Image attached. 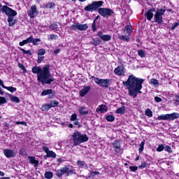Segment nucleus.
<instances>
[{
    "label": "nucleus",
    "instance_id": "1",
    "mask_svg": "<svg viewBox=\"0 0 179 179\" xmlns=\"http://www.w3.org/2000/svg\"><path fill=\"white\" fill-rule=\"evenodd\" d=\"M143 82V79L138 78L131 75L129 76L127 81L123 82V85L127 87L129 96L135 99L138 96V93L141 94V90H142Z\"/></svg>",
    "mask_w": 179,
    "mask_h": 179
},
{
    "label": "nucleus",
    "instance_id": "2",
    "mask_svg": "<svg viewBox=\"0 0 179 179\" xmlns=\"http://www.w3.org/2000/svg\"><path fill=\"white\" fill-rule=\"evenodd\" d=\"M32 73L37 74V80L42 85H51L54 80V78H51L50 73V65L46 64L43 68L35 66L32 67Z\"/></svg>",
    "mask_w": 179,
    "mask_h": 179
},
{
    "label": "nucleus",
    "instance_id": "3",
    "mask_svg": "<svg viewBox=\"0 0 179 179\" xmlns=\"http://www.w3.org/2000/svg\"><path fill=\"white\" fill-rule=\"evenodd\" d=\"M1 10L8 16V26H15V24H16V20H15V16L17 15V12L8 7V6H3L1 8Z\"/></svg>",
    "mask_w": 179,
    "mask_h": 179
},
{
    "label": "nucleus",
    "instance_id": "4",
    "mask_svg": "<svg viewBox=\"0 0 179 179\" xmlns=\"http://www.w3.org/2000/svg\"><path fill=\"white\" fill-rule=\"evenodd\" d=\"M73 139V145L78 146V145H80V143H85V142H87L89 141V137L86 134H82L79 131H76L72 134Z\"/></svg>",
    "mask_w": 179,
    "mask_h": 179
},
{
    "label": "nucleus",
    "instance_id": "5",
    "mask_svg": "<svg viewBox=\"0 0 179 179\" xmlns=\"http://www.w3.org/2000/svg\"><path fill=\"white\" fill-rule=\"evenodd\" d=\"M103 2L101 1H92L91 4L87 5L85 7V10L86 12H94L97 10L99 8H101V6H103Z\"/></svg>",
    "mask_w": 179,
    "mask_h": 179
},
{
    "label": "nucleus",
    "instance_id": "6",
    "mask_svg": "<svg viewBox=\"0 0 179 179\" xmlns=\"http://www.w3.org/2000/svg\"><path fill=\"white\" fill-rule=\"evenodd\" d=\"M166 13V7L157 9L154 15L155 23L162 24L163 23V15Z\"/></svg>",
    "mask_w": 179,
    "mask_h": 179
},
{
    "label": "nucleus",
    "instance_id": "7",
    "mask_svg": "<svg viewBox=\"0 0 179 179\" xmlns=\"http://www.w3.org/2000/svg\"><path fill=\"white\" fill-rule=\"evenodd\" d=\"M178 118H179V114L177 113L166 114V115H160L159 116H158V119L162 120L164 121H166V120L174 121V120H178Z\"/></svg>",
    "mask_w": 179,
    "mask_h": 179
},
{
    "label": "nucleus",
    "instance_id": "8",
    "mask_svg": "<svg viewBox=\"0 0 179 179\" xmlns=\"http://www.w3.org/2000/svg\"><path fill=\"white\" fill-rule=\"evenodd\" d=\"M89 26L87 24H73L70 27L71 30H79L80 31H86Z\"/></svg>",
    "mask_w": 179,
    "mask_h": 179
},
{
    "label": "nucleus",
    "instance_id": "9",
    "mask_svg": "<svg viewBox=\"0 0 179 179\" xmlns=\"http://www.w3.org/2000/svg\"><path fill=\"white\" fill-rule=\"evenodd\" d=\"M98 13L103 17H108V16H111V15H113V11L110 8H101L98 9Z\"/></svg>",
    "mask_w": 179,
    "mask_h": 179
},
{
    "label": "nucleus",
    "instance_id": "10",
    "mask_svg": "<svg viewBox=\"0 0 179 179\" xmlns=\"http://www.w3.org/2000/svg\"><path fill=\"white\" fill-rule=\"evenodd\" d=\"M37 15H38V10H37V6L36 5L31 6L28 13V16H29L31 19H33L36 17Z\"/></svg>",
    "mask_w": 179,
    "mask_h": 179
},
{
    "label": "nucleus",
    "instance_id": "11",
    "mask_svg": "<svg viewBox=\"0 0 179 179\" xmlns=\"http://www.w3.org/2000/svg\"><path fill=\"white\" fill-rule=\"evenodd\" d=\"M42 149L43 152L46 153V157H52L53 159H55L57 157V154H55L54 151L50 150V149H48V147L43 146Z\"/></svg>",
    "mask_w": 179,
    "mask_h": 179
},
{
    "label": "nucleus",
    "instance_id": "12",
    "mask_svg": "<svg viewBox=\"0 0 179 179\" xmlns=\"http://www.w3.org/2000/svg\"><path fill=\"white\" fill-rule=\"evenodd\" d=\"M115 75L117 76H125V70L124 69V66H118L114 70Z\"/></svg>",
    "mask_w": 179,
    "mask_h": 179
},
{
    "label": "nucleus",
    "instance_id": "13",
    "mask_svg": "<svg viewBox=\"0 0 179 179\" xmlns=\"http://www.w3.org/2000/svg\"><path fill=\"white\" fill-rule=\"evenodd\" d=\"M3 155L8 159H10V157H15L16 156V152L15 150L5 149L3 150Z\"/></svg>",
    "mask_w": 179,
    "mask_h": 179
},
{
    "label": "nucleus",
    "instance_id": "14",
    "mask_svg": "<svg viewBox=\"0 0 179 179\" xmlns=\"http://www.w3.org/2000/svg\"><path fill=\"white\" fill-rule=\"evenodd\" d=\"M98 37L102 40V41H110L111 40V36L108 34H103L102 31L97 33Z\"/></svg>",
    "mask_w": 179,
    "mask_h": 179
},
{
    "label": "nucleus",
    "instance_id": "15",
    "mask_svg": "<svg viewBox=\"0 0 179 179\" xmlns=\"http://www.w3.org/2000/svg\"><path fill=\"white\" fill-rule=\"evenodd\" d=\"M156 12V9L155 8H150L149 10H148V11L145 13V16H146L147 20L150 22V20H152V19H153V13Z\"/></svg>",
    "mask_w": 179,
    "mask_h": 179
},
{
    "label": "nucleus",
    "instance_id": "16",
    "mask_svg": "<svg viewBox=\"0 0 179 179\" xmlns=\"http://www.w3.org/2000/svg\"><path fill=\"white\" fill-rule=\"evenodd\" d=\"M69 171V169L68 167H64L62 169H58L56 171V176L57 177H62L64 174H66Z\"/></svg>",
    "mask_w": 179,
    "mask_h": 179
},
{
    "label": "nucleus",
    "instance_id": "17",
    "mask_svg": "<svg viewBox=\"0 0 179 179\" xmlns=\"http://www.w3.org/2000/svg\"><path fill=\"white\" fill-rule=\"evenodd\" d=\"M112 145L114 148L115 152H116V153H120V152H121V143H120V141H115V142H113L112 143Z\"/></svg>",
    "mask_w": 179,
    "mask_h": 179
},
{
    "label": "nucleus",
    "instance_id": "18",
    "mask_svg": "<svg viewBox=\"0 0 179 179\" xmlns=\"http://www.w3.org/2000/svg\"><path fill=\"white\" fill-rule=\"evenodd\" d=\"M90 86H85L83 87V89H82L80 91V97H85V96H86V94H87V93H89V92H90Z\"/></svg>",
    "mask_w": 179,
    "mask_h": 179
},
{
    "label": "nucleus",
    "instance_id": "19",
    "mask_svg": "<svg viewBox=\"0 0 179 179\" xmlns=\"http://www.w3.org/2000/svg\"><path fill=\"white\" fill-rule=\"evenodd\" d=\"M96 111V113H107L108 111V107L106 105H100L97 107Z\"/></svg>",
    "mask_w": 179,
    "mask_h": 179
},
{
    "label": "nucleus",
    "instance_id": "20",
    "mask_svg": "<svg viewBox=\"0 0 179 179\" xmlns=\"http://www.w3.org/2000/svg\"><path fill=\"white\" fill-rule=\"evenodd\" d=\"M78 113L80 114V115H87L90 114L89 110H87V108L84 106H81L78 108Z\"/></svg>",
    "mask_w": 179,
    "mask_h": 179
},
{
    "label": "nucleus",
    "instance_id": "21",
    "mask_svg": "<svg viewBox=\"0 0 179 179\" xmlns=\"http://www.w3.org/2000/svg\"><path fill=\"white\" fill-rule=\"evenodd\" d=\"M28 159L29 160L30 164H34V167H37L38 166V160L36 159V157L28 156Z\"/></svg>",
    "mask_w": 179,
    "mask_h": 179
},
{
    "label": "nucleus",
    "instance_id": "22",
    "mask_svg": "<svg viewBox=\"0 0 179 179\" xmlns=\"http://www.w3.org/2000/svg\"><path fill=\"white\" fill-rule=\"evenodd\" d=\"M124 33L129 36H131L132 34V27L127 25L124 29Z\"/></svg>",
    "mask_w": 179,
    "mask_h": 179
},
{
    "label": "nucleus",
    "instance_id": "23",
    "mask_svg": "<svg viewBox=\"0 0 179 179\" xmlns=\"http://www.w3.org/2000/svg\"><path fill=\"white\" fill-rule=\"evenodd\" d=\"M118 37L120 38V40H122V41H129L131 40V37H129V35H120V34H118Z\"/></svg>",
    "mask_w": 179,
    "mask_h": 179
},
{
    "label": "nucleus",
    "instance_id": "24",
    "mask_svg": "<svg viewBox=\"0 0 179 179\" xmlns=\"http://www.w3.org/2000/svg\"><path fill=\"white\" fill-rule=\"evenodd\" d=\"M108 85H110V80L108 79H102L101 80V86L102 87H108Z\"/></svg>",
    "mask_w": 179,
    "mask_h": 179
},
{
    "label": "nucleus",
    "instance_id": "25",
    "mask_svg": "<svg viewBox=\"0 0 179 179\" xmlns=\"http://www.w3.org/2000/svg\"><path fill=\"white\" fill-rule=\"evenodd\" d=\"M150 85L154 86V87H159V81L155 78H152L150 80Z\"/></svg>",
    "mask_w": 179,
    "mask_h": 179
},
{
    "label": "nucleus",
    "instance_id": "26",
    "mask_svg": "<svg viewBox=\"0 0 179 179\" xmlns=\"http://www.w3.org/2000/svg\"><path fill=\"white\" fill-rule=\"evenodd\" d=\"M48 94H52V90H43L41 96H48Z\"/></svg>",
    "mask_w": 179,
    "mask_h": 179
},
{
    "label": "nucleus",
    "instance_id": "27",
    "mask_svg": "<svg viewBox=\"0 0 179 179\" xmlns=\"http://www.w3.org/2000/svg\"><path fill=\"white\" fill-rule=\"evenodd\" d=\"M125 113V106H122L116 110V114H124Z\"/></svg>",
    "mask_w": 179,
    "mask_h": 179
},
{
    "label": "nucleus",
    "instance_id": "28",
    "mask_svg": "<svg viewBox=\"0 0 179 179\" xmlns=\"http://www.w3.org/2000/svg\"><path fill=\"white\" fill-rule=\"evenodd\" d=\"M10 99L11 100V101H13L14 103H20V99H19V97L15 96L13 95L10 96Z\"/></svg>",
    "mask_w": 179,
    "mask_h": 179
},
{
    "label": "nucleus",
    "instance_id": "29",
    "mask_svg": "<svg viewBox=\"0 0 179 179\" xmlns=\"http://www.w3.org/2000/svg\"><path fill=\"white\" fill-rule=\"evenodd\" d=\"M50 108H51V106L50 105V103L45 104L41 106L42 111H48V110H50Z\"/></svg>",
    "mask_w": 179,
    "mask_h": 179
},
{
    "label": "nucleus",
    "instance_id": "30",
    "mask_svg": "<svg viewBox=\"0 0 179 179\" xmlns=\"http://www.w3.org/2000/svg\"><path fill=\"white\" fill-rule=\"evenodd\" d=\"M115 120V117L113 115H108L106 116V120L108 121V122H113Z\"/></svg>",
    "mask_w": 179,
    "mask_h": 179
},
{
    "label": "nucleus",
    "instance_id": "31",
    "mask_svg": "<svg viewBox=\"0 0 179 179\" xmlns=\"http://www.w3.org/2000/svg\"><path fill=\"white\" fill-rule=\"evenodd\" d=\"M45 8H47L48 9H53L54 8H55V3H54V2L48 3L45 6Z\"/></svg>",
    "mask_w": 179,
    "mask_h": 179
},
{
    "label": "nucleus",
    "instance_id": "32",
    "mask_svg": "<svg viewBox=\"0 0 179 179\" xmlns=\"http://www.w3.org/2000/svg\"><path fill=\"white\" fill-rule=\"evenodd\" d=\"M49 104L50 106V108H52V107H57V106H58V104H59V103H58V101H57L55 100H53V101H51Z\"/></svg>",
    "mask_w": 179,
    "mask_h": 179
},
{
    "label": "nucleus",
    "instance_id": "33",
    "mask_svg": "<svg viewBox=\"0 0 179 179\" xmlns=\"http://www.w3.org/2000/svg\"><path fill=\"white\" fill-rule=\"evenodd\" d=\"M4 89H6V90H8L10 93H14V92H16L17 90L16 87H5Z\"/></svg>",
    "mask_w": 179,
    "mask_h": 179
},
{
    "label": "nucleus",
    "instance_id": "34",
    "mask_svg": "<svg viewBox=\"0 0 179 179\" xmlns=\"http://www.w3.org/2000/svg\"><path fill=\"white\" fill-rule=\"evenodd\" d=\"M145 115H147V117H153V112H152V110L148 108L145 110Z\"/></svg>",
    "mask_w": 179,
    "mask_h": 179
},
{
    "label": "nucleus",
    "instance_id": "35",
    "mask_svg": "<svg viewBox=\"0 0 179 179\" xmlns=\"http://www.w3.org/2000/svg\"><path fill=\"white\" fill-rule=\"evenodd\" d=\"M139 153H142L143 152V149L145 148V141H142L139 145Z\"/></svg>",
    "mask_w": 179,
    "mask_h": 179
},
{
    "label": "nucleus",
    "instance_id": "36",
    "mask_svg": "<svg viewBox=\"0 0 179 179\" xmlns=\"http://www.w3.org/2000/svg\"><path fill=\"white\" fill-rule=\"evenodd\" d=\"M52 176V172L48 171L45 173V178L51 179Z\"/></svg>",
    "mask_w": 179,
    "mask_h": 179
},
{
    "label": "nucleus",
    "instance_id": "37",
    "mask_svg": "<svg viewBox=\"0 0 179 179\" xmlns=\"http://www.w3.org/2000/svg\"><path fill=\"white\" fill-rule=\"evenodd\" d=\"M45 54V50L44 49H39L38 51H37V55L38 56H43Z\"/></svg>",
    "mask_w": 179,
    "mask_h": 179
},
{
    "label": "nucleus",
    "instance_id": "38",
    "mask_svg": "<svg viewBox=\"0 0 179 179\" xmlns=\"http://www.w3.org/2000/svg\"><path fill=\"white\" fill-rule=\"evenodd\" d=\"M94 78V82H95V83H96V85H101V80L99 78L96 77H93Z\"/></svg>",
    "mask_w": 179,
    "mask_h": 179
},
{
    "label": "nucleus",
    "instance_id": "39",
    "mask_svg": "<svg viewBox=\"0 0 179 179\" xmlns=\"http://www.w3.org/2000/svg\"><path fill=\"white\" fill-rule=\"evenodd\" d=\"M19 49L22 51L23 54H27L28 55H31V51L26 50L22 48H19Z\"/></svg>",
    "mask_w": 179,
    "mask_h": 179
},
{
    "label": "nucleus",
    "instance_id": "40",
    "mask_svg": "<svg viewBox=\"0 0 179 179\" xmlns=\"http://www.w3.org/2000/svg\"><path fill=\"white\" fill-rule=\"evenodd\" d=\"M57 38H58V36L55 34H50L48 38V40H57Z\"/></svg>",
    "mask_w": 179,
    "mask_h": 179
},
{
    "label": "nucleus",
    "instance_id": "41",
    "mask_svg": "<svg viewBox=\"0 0 179 179\" xmlns=\"http://www.w3.org/2000/svg\"><path fill=\"white\" fill-rule=\"evenodd\" d=\"M165 152H168V153H173V150L171 147L166 145L164 148Z\"/></svg>",
    "mask_w": 179,
    "mask_h": 179
},
{
    "label": "nucleus",
    "instance_id": "42",
    "mask_svg": "<svg viewBox=\"0 0 179 179\" xmlns=\"http://www.w3.org/2000/svg\"><path fill=\"white\" fill-rule=\"evenodd\" d=\"M138 55L141 58H144V57H145V51H143V50H138Z\"/></svg>",
    "mask_w": 179,
    "mask_h": 179
},
{
    "label": "nucleus",
    "instance_id": "43",
    "mask_svg": "<svg viewBox=\"0 0 179 179\" xmlns=\"http://www.w3.org/2000/svg\"><path fill=\"white\" fill-rule=\"evenodd\" d=\"M163 150H164V145H163L162 144L159 145L157 148V152H163Z\"/></svg>",
    "mask_w": 179,
    "mask_h": 179
},
{
    "label": "nucleus",
    "instance_id": "44",
    "mask_svg": "<svg viewBox=\"0 0 179 179\" xmlns=\"http://www.w3.org/2000/svg\"><path fill=\"white\" fill-rule=\"evenodd\" d=\"M50 29H52V30H58V24H52L50 26Z\"/></svg>",
    "mask_w": 179,
    "mask_h": 179
},
{
    "label": "nucleus",
    "instance_id": "45",
    "mask_svg": "<svg viewBox=\"0 0 179 179\" xmlns=\"http://www.w3.org/2000/svg\"><path fill=\"white\" fill-rule=\"evenodd\" d=\"M41 41V39L40 38H34V41H32V43L34 45H37L38 43H40Z\"/></svg>",
    "mask_w": 179,
    "mask_h": 179
},
{
    "label": "nucleus",
    "instance_id": "46",
    "mask_svg": "<svg viewBox=\"0 0 179 179\" xmlns=\"http://www.w3.org/2000/svg\"><path fill=\"white\" fill-rule=\"evenodd\" d=\"M5 103H6V99L5 97L0 96V106L1 104H5Z\"/></svg>",
    "mask_w": 179,
    "mask_h": 179
},
{
    "label": "nucleus",
    "instance_id": "47",
    "mask_svg": "<svg viewBox=\"0 0 179 179\" xmlns=\"http://www.w3.org/2000/svg\"><path fill=\"white\" fill-rule=\"evenodd\" d=\"M78 118V115L76 113H74L71 117V121H76V119Z\"/></svg>",
    "mask_w": 179,
    "mask_h": 179
},
{
    "label": "nucleus",
    "instance_id": "48",
    "mask_svg": "<svg viewBox=\"0 0 179 179\" xmlns=\"http://www.w3.org/2000/svg\"><path fill=\"white\" fill-rule=\"evenodd\" d=\"M34 41V38L33 36H31L30 37L27 38V43H33Z\"/></svg>",
    "mask_w": 179,
    "mask_h": 179
},
{
    "label": "nucleus",
    "instance_id": "49",
    "mask_svg": "<svg viewBox=\"0 0 179 179\" xmlns=\"http://www.w3.org/2000/svg\"><path fill=\"white\" fill-rule=\"evenodd\" d=\"M19 44H20V45L21 47H23V45H26V44H28L27 40L25 39V40L22 41V42H20Z\"/></svg>",
    "mask_w": 179,
    "mask_h": 179
},
{
    "label": "nucleus",
    "instance_id": "50",
    "mask_svg": "<svg viewBox=\"0 0 179 179\" xmlns=\"http://www.w3.org/2000/svg\"><path fill=\"white\" fill-rule=\"evenodd\" d=\"M19 44H20V45L21 47H23V45H26V44H28L27 40L25 39V40L22 41V42H20Z\"/></svg>",
    "mask_w": 179,
    "mask_h": 179
},
{
    "label": "nucleus",
    "instance_id": "51",
    "mask_svg": "<svg viewBox=\"0 0 179 179\" xmlns=\"http://www.w3.org/2000/svg\"><path fill=\"white\" fill-rule=\"evenodd\" d=\"M178 25H179L178 22L173 23L171 27V30H176V29L178 27Z\"/></svg>",
    "mask_w": 179,
    "mask_h": 179
},
{
    "label": "nucleus",
    "instance_id": "52",
    "mask_svg": "<svg viewBox=\"0 0 179 179\" xmlns=\"http://www.w3.org/2000/svg\"><path fill=\"white\" fill-rule=\"evenodd\" d=\"M43 59H44V57L43 56H38V64H41V62H43Z\"/></svg>",
    "mask_w": 179,
    "mask_h": 179
},
{
    "label": "nucleus",
    "instance_id": "53",
    "mask_svg": "<svg viewBox=\"0 0 179 179\" xmlns=\"http://www.w3.org/2000/svg\"><path fill=\"white\" fill-rule=\"evenodd\" d=\"M15 124L17 125H25V127H27V124L26 123V122H16Z\"/></svg>",
    "mask_w": 179,
    "mask_h": 179
},
{
    "label": "nucleus",
    "instance_id": "54",
    "mask_svg": "<svg viewBox=\"0 0 179 179\" xmlns=\"http://www.w3.org/2000/svg\"><path fill=\"white\" fill-rule=\"evenodd\" d=\"M77 164L78 166H80V167H83V166H85V162L82 161H78Z\"/></svg>",
    "mask_w": 179,
    "mask_h": 179
},
{
    "label": "nucleus",
    "instance_id": "55",
    "mask_svg": "<svg viewBox=\"0 0 179 179\" xmlns=\"http://www.w3.org/2000/svg\"><path fill=\"white\" fill-rule=\"evenodd\" d=\"M19 68H20V69H22V71H24V72H26V68L24 67V66L22 64H18Z\"/></svg>",
    "mask_w": 179,
    "mask_h": 179
},
{
    "label": "nucleus",
    "instance_id": "56",
    "mask_svg": "<svg viewBox=\"0 0 179 179\" xmlns=\"http://www.w3.org/2000/svg\"><path fill=\"white\" fill-rule=\"evenodd\" d=\"M92 27L93 31H96V20H94Z\"/></svg>",
    "mask_w": 179,
    "mask_h": 179
},
{
    "label": "nucleus",
    "instance_id": "57",
    "mask_svg": "<svg viewBox=\"0 0 179 179\" xmlns=\"http://www.w3.org/2000/svg\"><path fill=\"white\" fill-rule=\"evenodd\" d=\"M146 167V162H143L141 164L138 166L139 169H145Z\"/></svg>",
    "mask_w": 179,
    "mask_h": 179
},
{
    "label": "nucleus",
    "instance_id": "58",
    "mask_svg": "<svg viewBox=\"0 0 179 179\" xmlns=\"http://www.w3.org/2000/svg\"><path fill=\"white\" fill-rule=\"evenodd\" d=\"M155 101L157 102V103H160V101H162V98L159 97V96H155Z\"/></svg>",
    "mask_w": 179,
    "mask_h": 179
},
{
    "label": "nucleus",
    "instance_id": "59",
    "mask_svg": "<svg viewBox=\"0 0 179 179\" xmlns=\"http://www.w3.org/2000/svg\"><path fill=\"white\" fill-rule=\"evenodd\" d=\"M97 174H100V173L99 171H92L91 172V176L92 177H94V176H97Z\"/></svg>",
    "mask_w": 179,
    "mask_h": 179
},
{
    "label": "nucleus",
    "instance_id": "60",
    "mask_svg": "<svg viewBox=\"0 0 179 179\" xmlns=\"http://www.w3.org/2000/svg\"><path fill=\"white\" fill-rule=\"evenodd\" d=\"M20 155H22V156H24V155H26V150H24V149L20 150Z\"/></svg>",
    "mask_w": 179,
    "mask_h": 179
},
{
    "label": "nucleus",
    "instance_id": "61",
    "mask_svg": "<svg viewBox=\"0 0 179 179\" xmlns=\"http://www.w3.org/2000/svg\"><path fill=\"white\" fill-rule=\"evenodd\" d=\"M0 86H1V87H3V89H5V87H6L3 84V80H2L1 78H0Z\"/></svg>",
    "mask_w": 179,
    "mask_h": 179
},
{
    "label": "nucleus",
    "instance_id": "62",
    "mask_svg": "<svg viewBox=\"0 0 179 179\" xmlns=\"http://www.w3.org/2000/svg\"><path fill=\"white\" fill-rule=\"evenodd\" d=\"M130 170H131V171H136V170H138V167L130 166Z\"/></svg>",
    "mask_w": 179,
    "mask_h": 179
},
{
    "label": "nucleus",
    "instance_id": "63",
    "mask_svg": "<svg viewBox=\"0 0 179 179\" xmlns=\"http://www.w3.org/2000/svg\"><path fill=\"white\" fill-rule=\"evenodd\" d=\"M59 52H60L59 49H56V50L54 51V53H55V55H57V54H59Z\"/></svg>",
    "mask_w": 179,
    "mask_h": 179
},
{
    "label": "nucleus",
    "instance_id": "64",
    "mask_svg": "<svg viewBox=\"0 0 179 179\" xmlns=\"http://www.w3.org/2000/svg\"><path fill=\"white\" fill-rule=\"evenodd\" d=\"M92 44H93V45H99V42L94 41V42L92 43Z\"/></svg>",
    "mask_w": 179,
    "mask_h": 179
}]
</instances>
